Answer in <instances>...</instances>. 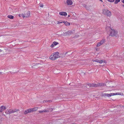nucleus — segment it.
<instances>
[{
    "label": "nucleus",
    "instance_id": "nucleus-4",
    "mask_svg": "<svg viewBox=\"0 0 124 124\" xmlns=\"http://www.w3.org/2000/svg\"><path fill=\"white\" fill-rule=\"evenodd\" d=\"M30 12L29 11H28L25 14H22L21 15L22 16V17L23 18H24V17H28L30 16Z\"/></svg>",
    "mask_w": 124,
    "mask_h": 124
},
{
    "label": "nucleus",
    "instance_id": "nucleus-21",
    "mask_svg": "<svg viewBox=\"0 0 124 124\" xmlns=\"http://www.w3.org/2000/svg\"><path fill=\"white\" fill-rule=\"evenodd\" d=\"M120 0H115V1L114 2V3L115 4H117L118 2L120 1Z\"/></svg>",
    "mask_w": 124,
    "mask_h": 124
},
{
    "label": "nucleus",
    "instance_id": "nucleus-3",
    "mask_svg": "<svg viewBox=\"0 0 124 124\" xmlns=\"http://www.w3.org/2000/svg\"><path fill=\"white\" fill-rule=\"evenodd\" d=\"M117 31H115L114 30H112L110 32V35L112 36H116L117 35Z\"/></svg>",
    "mask_w": 124,
    "mask_h": 124
},
{
    "label": "nucleus",
    "instance_id": "nucleus-16",
    "mask_svg": "<svg viewBox=\"0 0 124 124\" xmlns=\"http://www.w3.org/2000/svg\"><path fill=\"white\" fill-rule=\"evenodd\" d=\"M91 84L89 83L87 84H86L85 85V87L87 88H88L89 87H90Z\"/></svg>",
    "mask_w": 124,
    "mask_h": 124
},
{
    "label": "nucleus",
    "instance_id": "nucleus-6",
    "mask_svg": "<svg viewBox=\"0 0 124 124\" xmlns=\"http://www.w3.org/2000/svg\"><path fill=\"white\" fill-rule=\"evenodd\" d=\"M8 112L6 111L5 112L6 113V114H9L12 113H14V110H11V109H9L8 110H7Z\"/></svg>",
    "mask_w": 124,
    "mask_h": 124
},
{
    "label": "nucleus",
    "instance_id": "nucleus-9",
    "mask_svg": "<svg viewBox=\"0 0 124 124\" xmlns=\"http://www.w3.org/2000/svg\"><path fill=\"white\" fill-rule=\"evenodd\" d=\"M59 14L60 15L62 16H66L67 15V13L65 12H60L59 13Z\"/></svg>",
    "mask_w": 124,
    "mask_h": 124
},
{
    "label": "nucleus",
    "instance_id": "nucleus-28",
    "mask_svg": "<svg viewBox=\"0 0 124 124\" xmlns=\"http://www.w3.org/2000/svg\"><path fill=\"white\" fill-rule=\"evenodd\" d=\"M108 1L110 2H113L115 0H107Z\"/></svg>",
    "mask_w": 124,
    "mask_h": 124
},
{
    "label": "nucleus",
    "instance_id": "nucleus-14",
    "mask_svg": "<svg viewBox=\"0 0 124 124\" xmlns=\"http://www.w3.org/2000/svg\"><path fill=\"white\" fill-rule=\"evenodd\" d=\"M30 111V110H29V109L26 110L24 112V114H26L27 113H30V111Z\"/></svg>",
    "mask_w": 124,
    "mask_h": 124
},
{
    "label": "nucleus",
    "instance_id": "nucleus-22",
    "mask_svg": "<svg viewBox=\"0 0 124 124\" xmlns=\"http://www.w3.org/2000/svg\"><path fill=\"white\" fill-rule=\"evenodd\" d=\"M53 43L54 44V45L56 46L58 44V42L54 41L53 42Z\"/></svg>",
    "mask_w": 124,
    "mask_h": 124
},
{
    "label": "nucleus",
    "instance_id": "nucleus-30",
    "mask_svg": "<svg viewBox=\"0 0 124 124\" xmlns=\"http://www.w3.org/2000/svg\"><path fill=\"white\" fill-rule=\"evenodd\" d=\"M63 22H59V21H57V24H60V23H63Z\"/></svg>",
    "mask_w": 124,
    "mask_h": 124
},
{
    "label": "nucleus",
    "instance_id": "nucleus-24",
    "mask_svg": "<svg viewBox=\"0 0 124 124\" xmlns=\"http://www.w3.org/2000/svg\"><path fill=\"white\" fill-rule=\"evenodd\" d=\"M49 111V110L48 109H46V110H43V112H48Z\"/></svg>",
    "mask_w": 124,
    "mask_h": 124
},
{
    "label": "nucleus",
    "instance_id": "nucleus-40",
    "mask_svg": "<svg viewBox=\"0 0 124 124\" xmlns=\"http://www.w3.org/2000/svg\"><path fill=\"white\" fill-rule=\"evenodd\" d=\"M2 74V72H0V74Z\"/></svg>",
    "mask_w": 124,
    "mask_h": 124
},
{
    "label": "nucleus",
    "instance_id": "nucleus-23",
    "mask_svg": "<svg viewBox=\"0 0 124 124\" xmlns=\"http://www.w3.org/2000/svg\"><path fill=\"white\" fill-rule=\"evenodd\" d=\"M33 111H35L37 110L38 109V108L37 107H35L33 108Z\"/></svg>",
    "mask_w": 124,
    "mask_h": 124
},
{
    "label": "nucleus",
    "instance_id": "nucleus-39",
    "mask_svg": "<svg viewBox=\"0 0 124 124\" xmlns=\"http://www.w3.org/2000/svg\"><path fill=\"white\" fill-rule=\"evenodd\" d=\"M70 16V15H68V17H69Z\"/></svg>",
    "mask_w": 124,
    "mask_h": 124
},
{
    "label": "nucleus",
    "instance_id": "nucleus-12",
    "mask_svg": "<svg viewBox=\"0 0 124 124\" xmlns=\"http://www.w3.org/2000/svg\"><path fill=\"white\" fill-rule=\"evenodd\" d=\"M95 87L98 86H102V84L101 83H97L96 84H95Z\"/></svg>",
    "mask_w": 124,
    "mask_h": 124
},
{
    "label": "nucleus",
    "instance_id": "nucleus-2",
    "mask_svg": "<svg viewBox=\"0 0 124 124\" xmlns=\"http://www.w3.org/2000/svg\"><path fill=\"white\" fill-rule=\"evenodd\" d=\"M103 13L105 15L108 16H111V12L108 10L104 9L102 10Z\"/></svg>",
    "mask_w": 124,
    "mask_h": 124
},
{
    "label": "nucleus",
    "instance_id": "nucleus-37",
    "mask_svg": "<svg viewBox=\"0 0 124 124\" xmlns=\"http://www.w3.org/2000/svg\"><path fill=\"white\" fill-rule=\"evenodd\" d=\"M2 51L1 49H0V53L2 52Z\"/></svg>",
    "mask_w": 124,
    "mask_h": 124
},
{
    "label": "nucleus",
    "instance_id": "nucleus-19",
    "mask_svg": "<svg viewBox=\"0 0 124 124\" xmlns=\"http://www.w3.org/2000/svg\"><path fill=\"white\" fill-rule=\"evenodd\" d=\"M101 45H102V44L100 42H99L97 43L96 46L97 47H99L101 46Z\"/></svg>",
    "mask_w": 124,
    "mask_h": 124
},
{
    "label": "nucleus",
    "instance_id": "nucleus-36",
    "mask_svg": "<svg viewBox=\"0 0 124 124\" xmlns=\"http://www.w3.org/2000/svg\"><path fill=\"white\" fill-rule=\"evenodd\" d=\"M122 1L123 3H124V0H122Z\"/></svg>",
    "mask_w": 124,
    "mask_h": 124
},
{
    "label": "nucleus",
    "instance_id": "nucleus-11",
    "mask_svg": "<svg viewBox=\"0 0 124 124\" xmlns=\"http://www.w3.org/2000/svg\"><path fill=\"white\" fill-rule=\"evenodd\" d=\"M67 4L68 5H71L72 4V1L71 0H67L66 1Z\"/></svg>",
    "mask_w": 124,
    "mask_h": 124
},
{
    "label": "nucleus",
    "instance_id": "nucleus-38",
    "mask_svg": "<svg viewBox=\"0 0 124 124\" xmlns=\"http://www.w3.org/2000/svg\"><path fill=\"white\" fill-rule=\"evenodd\" d=\"M100 1L102 2H103V1L102 0H99Z\"/></svg>",
    "mask_w": 124,
    "mask_h": 124
},
{
    "label": "nucleus",
    "instance_id": "nucleus-17",
    "mask_svg": "<svg viewBox=\"0 0 124 124\" xmlns=\"http://www.w3.org/2000/svg\"><path fill=\"white\" fill-rule=\"evenodd\" d=\"M112 93L113 94V96L114 95H120L121 94L120 93Z\"/></svg>",
    "mask_w": 124,
    "mask_h": 124
},
{
    "label": "nucleus",
    "instance_id": "nucleus-1",
    "mask_svg": "<svg viewBox=\"0 0 124 124\" xmlns=\"http://www.w3.org/2000/svg\"><path fill=\"white\" fill-rule=\"evenodd\" d=\"M59 53L58 52L54 53L53 55H52L50 56V58L52 60H55L59 57Z\"/></svg>",
    "mask_w": 124,
    "mask_h": 124
},
{
    "label": "nucleus",
    "instance_id": "nucleus-41",
    "mask_svg": "<svg viewBox=\"0 0 124 124\" xmlns=\"http://www.w3.org/2000/svg\"><path fill=\"white\" fill-rule=\"evenodd\" d=\"M122 6L124 7V5H122Z\"/></svg>",
    "mask_w": 124,
    "mask_h": 124
},
{
    "label": "nucleus",
    "instance_id": "nucleus-15",
    "mask_svg": "<svg viewBox=\"0 0 124 124\" xmlns=\"http://www.w3.org/2000/svg\"><path fill=\"white\" fill-rule=\"evenodd\" d=\"M7 17L10 19H12L14 18V16L12 15H9Z\"/></svg>",
    "mask_w": 124,
    "mask_h": 124
},
{
    "label": "nucleus",
    "instance_id": "nucleus-31",
    "mask_svg": "<svg viewBox=\"0 0 124 124\" xmlns=\"http://www.w3.org/2000/svg\"><path fill=\"white\" fill-rule=\"evenodd\" d=\"M54 44L53 43L50 46L51 47H54Z\"/></svg>",
    "mask_w": 124,
    "mask_h": 124
},
{
    "label": "nucleus",
    "instance_id": "nucleus-13",
    "mask_svg": "<svg viewBox=\"0 0 124 124\" xmlns=\"http://www.w3.org/2000/svg\"><path fill=\"white\" fill-rule=\"evenodd\" d=\"M63 23H64L66 26H69L70 25V23L67 22H65L63 21Z\"/></svg>",
    "mask_w": 124,
    "mask_h": 124
},
{
    "label": "nucleus",
    "instance_id": "nucleus-35",
    "mask_svg": "<svg viewBox=\"0 0 124 124\" xmlns=\"http://www.w3.org/2000/svg\"><path fill=\"white\" fill-rule=\"evenodd\" d=\"M22 14H19V17H21V16H22V15H22Z\"/></svg>",
    "mask_w": 124,
    "mask_h": 124
},
{
    "label": "nucleus",
    "instance_id": "nucleus-5",
    "mask_svg": "<svg viewBox=\"0 0 124 124\" xmlns=\"http://www.w3.org/2000/svg\"><path fill=\"white\" fill-rule=\"evenodd\" d=\"M113 94L112 93H110V94L104 93L102 95V96L104 97H110L111 96H113Z\"/></svg>",
    "mask_w": 124,
    "mask_h": 124
},
{
    "label": "nucleus",
    "instance_id": "nucleus-18",
    "mask_svg": "<svg viewBox=\"0 0 124 124\" xmlns=\"http://www.w3.org/2000/svg\"><path fill=\"white\" fill-rule=\"evenodd\" d=\"M105 42V40L104 39H103L101 40L100 42L102 45L103 43H104Z\"/></svg>",
    "mask_w": 124,
    "mask_h": 124
},
{
    "label": "nucleus",
    "instance_id": "nucleus-7",
    "mask_svg": "<svg viewBox=\"0 0 124 124\" xmlns=\"http://www.w3.org/2000/svg\"><path fill=\"white\" fill-rule=\"evenodd\" d=\"M92 61L93 62H96L101 64L103 62V60H99L98 59L93 60Z\"/></svg>",
    "mask_w": 124,
    "mask_h": 124
},
{
    "label": "nucleus",
    "instance_id": "nucleus-43",
    "mask_svg": "<svg viewBox=\"0 0 124 124\" xmlns=\"http://www.w3.org/2000/svg\"><path fill=\"white\" fill-rule=\"evenodd\" d=\"M108 83H107L106 84V85H107V84H108Z\"/></svg>",
    "mask_w": 124,
    "mask_h": 124
},
{
    "label": "nucleus",
    "instance_id": "nucleus-26",
    "mask_svg": "<svg viewBox=\"0 0 124 124\" xmlns=\"http://www.w3.org/2000/svg\"><path fill=\"white\" fill-rule=\"evenodd\" d=\"M19 111V109H14V112H16L17 111Z\"/></svg>",
    "mask_w": 124,
    "mask_h": 124
},
{
    "label": "nucleus",
    "instance_id": "nucleus-27",
    "mask_svg": "<svg viewBox=\"0 0 124 124\" xmlns=\"http://www.w3.org/2000/svg\"><path fill=\"white\" fill-rule=\"evenodd\" d=\"M29 109L30 110V111H29L30 112L33 111V108Z\"/></svg>",
    "mask_w": 124,
    "mask_h": 124
},
{
    "label": "nucleus",
    "instance_id": "nucleus-34",
    "mask_svg": "<svg viewBox=\"0 0 124 124\" xmlns=\"http://www.w3.org/2000/svg\"><path fill=\"white\" fill-rule=\"evenodd\" d=\"M39 113H43V111H39Z\"/></svg>",
    "mask_w": 124,
    "mask_h": 124
},
{
    "label": "nucleus",
    "instance_id": "nucleus-33",
    "mask_svg": "<svg viewBox=\"0 0 124 124\" xmlns=\"http://www.w3.org/2000/svg\"><path fill=\"white\" fill-rule=\"evenodd\" d=\"M43 5L42 4H40V6L41 7H43Z\"/></svg>",
    "mask_w": 124,
    "mask_h": 124
},
{
    "label": "nucleus",
    "instance_id": "nucleus-8",
    "mask_svg": "<svg viewBox=\"0 0 124 124\" xmlns=\"http://www.w3.org/2000/svg\"><path fill=\"white\" fill-rule=\"evenodd\" d=\"M72 33V31H68L64 33V35L65 36H67V35H70Z\"/></svg>",
    "mask_w": 124,
    "mask_h": 124
},
{
    "label": "nucleus",
    "instance_id": "nucleus-25",
    "mask_svg": "<svg viewBox=\"0 0 124 124\" xmlns=\"http://www.w3.org/2000/svg\"><path fill=\"white\" fill-rule=\"evenodd\" d=\"M45 101V102H52V101L51 100H48L46 101H44V102Z\"/></svg>",
    "mask_w": 124,
    "mask_h": 124
},
{
    "label": "nucleus",
    "instance_id": "nucleus-20",
    "mask_svg": "<svg viewBox=\"0 0 124 124\" xmlns=\"http://www.w3.org/2000/svg\"><path fill=\"white\" fill-rule=\"evenodd\" d=\"M95 84H91L90 87H95Z\"/></svg>",
    "mask_w": 124,
    "mask_h": 124
},
{
    "label": "nucleus",
    "instance_id": "nucleus-42",
    "mask_svg": "<svg viewBox=\"0 0 124 124\" xmlns=\"http://www.w3.org/2000/svg\"><path fill=\"white\" fill-rule=\"evenodd\" d=\"M122 107H124V105L122 106Z\"/></svg>",
    "mask_w": 124,
    "mask_h": 124
},
{
    "label": "nucleus",
    "instance_id": "nucleus-29",
    "mask_svg": "<svg viewBox=\"0 0 124 124\" xmlns=\"http://www.w3.org/2000/svg\"><path fill=\"white\" fill-rule=\"evenodd\" d=\"M48 109L49 110V111H52L53 110V109L51 108H49L48 109Z\"/></svg>",
    "mask_w": 124,
    "mask_h": 124
},
{
    "label": "nucleus",
    "instance_id": "nucleus-10",
    "mask_svg": "<svg viewBox=\"0 0 124 124\" xmlns=\"http://www.w3.org/2000/svg\"><path fill=\"white\" fill-rule=\"evenodd\" d=\"M6 109L5 107L1 106L0 108V112H2L3 111Z\"/></svg>",
    "mask_w": 124,
    "mask_h": 124
},
{
    "label": "nucleus",
    "instance_id": "nucleus-32",
    "mask_svg": "<svg viewBox=\"0 0 124 124\" xmlns=\"http://www.w3.org/2000/svg\"><path fill=\"white\" fill-rule=\"evenodd\" d=\"M104 62V63H106V61L105 60H103V62Z\"/></svg>",
    "mask_w": 124,
    "mask_h": 124
}]
</instances>
